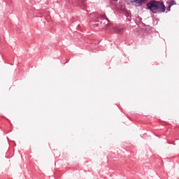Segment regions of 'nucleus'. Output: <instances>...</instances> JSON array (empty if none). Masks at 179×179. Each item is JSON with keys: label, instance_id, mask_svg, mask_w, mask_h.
Returning a JSON list of instances; mask_svg holds the SVG:
<instances>
[{"label": "nucleus", "instance_id": "0eeeda50", "mask_svg": "<svg viewBox=\"0 0 179 179\" xmlns=\"http://www.w3.org/2000/svg\"><path fill=\"white\" fill-rule=\"evenodd\" d=\"M116 31L118 34H122L124 33V28L117 29Z\"/></svg>", "mask_w": 179, "mask_h": 179}, {"label": "nucleus", "instance_id": "39448f33", "mask_svg": "<svg viewBox=\"0 0 179 179\" xmlns=\"http://www.w3.org/2000/svg\"><path fill=\"white\" fill-rule=\"evenodd\" d=\"M148 2V0H137L136 2V6H141V5H145Z\"/></svg>", "mask_w": 179, "mask_h": 179}, {"label": "nucleus", "instance_id": "1a4fd4ad", "mask_svg": "<svg viewBox=\"0 0 179 179\" xmlns=\"http://www.w3.org/2000/svg\"><path fill=\"white\" fill-rule=\"evenodd\" d=\"M129 1L131 2V3H135L136 4L138 0H129Z\"/></svg>", "mask_w": 179, "mask_h": 179}, {"label": "nucleus", "instance_id": "f03ea898", "mask_svg": "<svg viewBox=\"0 0 179 179\" xmlns=\"http://www.w3.org/2000/svg\"><path fill=\"white\" fill-rule=\"evenodd\" d=\"M99 19L100 20H102V23H105L103 24V27H106V26H108V24L111 23V22L110 21V20H108V17H107V15H106V14L101 15Z\"/></svg>", "mask_w": 179, "mask_h": 179}, {"label": "nucleus", "instance_id": "423d86ee", "mask_svg": "<svg viewBox=\"0 0 179 179\" xmlns=\"http://www.w3.org/2000/svg\"><path fill=\"white\" fill-rule=\"evenodd\" d=\"M169 5L173 6L174 5H177V1L176 0H170L169 2Z\"/></svg>", "mask_w": 179, "mask_h": 179}, {"label": "nucleus", "instance_id": "9b49d317", "mask_svg": "<svg viewBox=\"0 0 179 179\" xmlns=\"http://www.w3.org/2000/svg\"><path fill=\"white\" fill-rule=\"evenodd\" d=\"M172 144H173V145H176V143H172Z\"/></svg>", "mask_w": 179, "mask_h": 179}, {"label": "nucleus", "instance_id": "7ed1b4c3", "mask_svg": "<svg viewBox=\"0 0 179 179\" xmlns=\"http://www.w3.org/2000/svg\"><path fill=\"white\" fill-rule=\"evenodd\" d=\"M73 2L77 3V5L82 8V9H86V8H87V4H86V0H73Z\"/></svg>", "mask_w": 179, "mask_h": 179}, {"label": "nucleus", "instance_id": "9d476101", "mask_svg": "<svg viewBox=\"0 0 179 179\" xmlns=\"http://www.w3.org/2000/svg\"><path fill=\"white\" fill-rule=\"evenodd\" d=\"M168 143H169V145H171L172 143L168 142Z\"/></svg>", "mask_w": 179, "mask_h": 179}, {"label": "nucleus", "instance_id": "f257e3e1", "mask_svg": "<svg viewBox=\"0 0 179 179\" xmlns=\"http://www.w3.org/2000/svg\"><path fill=\"white\" fill-rule=\"evenodd\" d=\"M145 9L152 12V13H164L166 12V5L162 1L151 0L146 3Z\"/></svg>", "mask_w": 179, "mask_h": 179}, {"label": "nucleus", "instance_id": "20e7f679", "mask_svg": "<svg viewBox=\"0 0 179 179\" xmlns=\"http://www.w3.org/2000/svg\"><path fill=\"white\" fill-rule=\"evenodd\" d=\"M104 24H105V22L103 23V20H100V17H99L96 20L94 26L95 27H99L100 29H103L104 28Z\"/></svg>", "mask_w": 179, "mask_h": 179}, {"label": "nucleus", "instance_id": "6e6552de", "mask_svg": "<svg viewBox=\"0 0 179 179\" xmlns=\"http://www.w3.org/2000/svg\"><path fill=\"white\" fill-rule=\"evenodd\" d=\"M166 13L170 12V10H171V6L168 4V6H167V8L166 7Z\"/></svg>", "mask_w": 179, "mask_h": 179}, {"label": "nucleus", "instance_id": "f8f14e48", "mask_svg": "<svg viewBox=\"0 0 179 179\" xmlns=\"http://www.w3.org/2000/svg\"><path fill=\"white\" fill-rule=\"evenodd\" d=\"M66 62H68V61ZM66 62H64V64H66Z\"/></svg>", "mask_w": 179, "mask_h": 179}]
</instances>
